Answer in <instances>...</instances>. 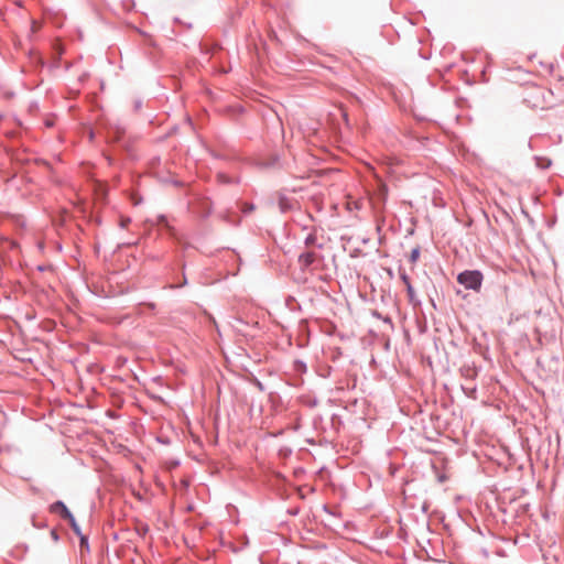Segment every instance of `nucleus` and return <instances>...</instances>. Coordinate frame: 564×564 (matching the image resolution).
I'll use <instances>...</instances> for the list:
<instances>
[{
  "instance_id": "nucleus-1",
  "label": "nucleus",
  "mask_w": 564,
  "mask_h": 564,
  "mask_svg": "<svg viewBox=\"0 0 564 564\" xmlns=\"http://www.w3.org/2000/svg\"><path fill=\"white\" fill-rule=\"evenodd\" d=\"M457 281L466 289L478 291L481 286L482 274L479 271H464L458 274Z\"/></svg>"
},
{
  "instance_id": "nucleus-2",
  "label": "nucleus",
  "mask_w": 564,
  "mask_h": 564,
  "mask_svg": "<svg viewBox=\"0 0 564 564\" xmlns=\"http://www.w3.org/2000/svg\"><path fill=\"white\" fill-rule=\"evenodd\" d=\"M546 95L551 96V91L544 88H535L529 94L528 101L534 108H544L547 105Z\"/></svg>"
},
{
  "instance_id": "nucleus-3",
  "label": "nucleus",
  "mask_w": 564,
  "mask_h": 564,
  "mask_svg": "<svg viewBox=\"0 0 564 564\" xmlns=\"http://www.w3.org/2000/svg\"><path fill=\"white\" fill-rule=\"evenodd\" d=\"M316 260V253L313 251L305 252L300 256L299 262L302 265V268H308L311 264H313Z\"/></svg>"
},
{
  "instance_id": "nucleus-4",
  "label": "nucleus",
  "mask_w": 564,
  "mask_h": 564,
  "mask_svg": "<svg viewBox=\"0 0 564 564\" xmlns=\"http://www.w3.org/2000/svg\"><path fill=\"white\" fill-rule=\"evenodd\" d=\"M51 510L53 512H59V514L66 519V518H70V512L69 510L67 509V507L62 502V501H56L55 503H53L51 506Z\"/></svg>"
},
{
  "instance_id": "nucleus-5",
  "label": "nucleus",
  "mask_w": 564,
  "mask_h": 564,
  "mask_svg": "<svg viewBox=\"0 0 564 564\" xmlns=\"http://www.w3.org/2000/svg\"><path fill=\"white\" fill-rule=\"evenodd\" d=\"M401 280L403 281V283L406 286L408 296H409L410 302H412V303L415 302L414 290H413V286L411 285L409 276L403 273V274H401Z\"/></svg>"
},
{
  "instance_id": "nucleus-6",
  "label": "nucleus",
  "mask_w": 564,
  "mask_h": 564,
  "mask_svg": "<svg viewBox=\"0 0 564 564\" xmlns=\"http://www.w3.org/2000/svg\"><path fill=\"white\" fill-rule=\"evenodd\" d=\"M536 164L541 169H547L551 165V160L546 158H536Z\"/></svg>"
},
{
  "instance_id": "nucleus-7",
  "label": "nucleus",
  "mask_w": 564,
  "mask_h": 564,
  "mask_svg": "<svg viewBox=\"0 0 564 564\" xmlns=\"http://www.w3.org/2000/svg\"><path fill=\"white\" fill-rule=\"evenodd\" d=\"M66 520H68L69 524L72 525L73 530L75 531V533L77 535H80V530H79V527L78 524L76 523V520L75 518L73 517V514H70V518H66Z\"/></svg>"
},
{
  "instance_id": "nucleus-8",
  "label": "nucleus",
  "mask_w": 564,
  "mask_h": 564,
  "mask_svg": "<svg viewBox=\"0 0 564 564\" xmlns=\"http://www.w3.org/2000/svg\"><path fill=\"white\" fill-rule=\"evenodd\" d=\"M419 256H420L419 249H413L411 252V256H410L411 262L414 263L417 260Z\"/></svg>"
},
{
  "instance_id": "nucleus-9",
  "label": "nucleus",
  "mask_w": 564,
  "mask_h": 564,
  "mask_svg": "<svg viewBox=\"0 0 564 564\" xmlns=\"http://www.w3.org/2000/svg\"><path fill=\"white\" fill-rule=\"evenodd\" d=\"M39 29H40V25L37 24V22L33 21V23H32V31L36 32Z\"/></svg>"
},
{
  "instance_id": "nucleus-10",
  "label": "nucleus",
  "mask_w": 564,
  "mask_h": 564,
  "mask_svg": "<svg viewBox=\"0 0 564 564\" xmlns=\"http://www.w3.org/2000/svg\"><path fill=\"white\" fill-rule=\"evenodd\" d=\"M80 544H82V546H84L85 544H87V539H86V536H84V535H82V534H80Z\"/></svg>"
},
{
  "instance_id": "nucleus-11",
  "label": "nucleus",
  "mask_w": 564,
  "mask_h": 564,
  "mask_svg": "<svg viewBox=\"0 0 564 564\" xmlns=\"http://www.w3.org/2000/svg\"><path fill=\"white\" fill-rule=\"evenodd\" d=\"M129 221H130L129 219L122 220L121 225H122L123 227H126V226H127V224H128Z\"/></svg>"
},
{
  "instance_id": "nucleus-12",
  "label": "nucleus",
  "mask_w": 564,
  "mask_h": 564,
  "mask_svg": "<svg viewBox=\"0 0 564 564\" xmlns=\"http://www.w3.org/2000/svg\"><path fill=\"white\" fill-rule=\"evenodd\" d=\"M381 191H382L383 194H386V192H387L386 185H381Z\"/></svg>"
},
{
  "instance_id": "nucleus-13",
  "label": "nucleus",
  "mask_w": 564,
  "mask_h": 564,
  "mask_svg": "<svg viewBox=\"0 0 564 564\" xmlns=\"http://www.w3.org/2000/svg\"><path fill=\"white\" fill-rule=\"evenodd\" d=\"M252 209H253L252 205L248 206V212H251ZM245 212H247V209H245Z\"/></svg>"
},
{
  "instance_id": "nucleus-14",
  "label": "nucleus",
  "mask_w": 564,
  "mask_h": 564,
  "mask_svg": "<svg viewBox=\"0 0 564 564\" xmlns=\"http://www.w3.org/2000/svg\"><path fill=\"white\" fill-rule=\"evenodd\" d=\"M2 118V116L0 115V119Z\"/></svg>"
}]
</instances>
